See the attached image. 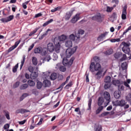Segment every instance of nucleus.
<instances>
[{
  "label": "nucleus",
  "mask_w": 131,
  "mask_h": 131,
  "mask_svg": "<svg viewBox=\"0 0 131 131\" xmlns=\"http://www.w3.org/2000/svg\"><path fill=\"white\" fill-rule=\"evenodd\" d=\"M72 85H73V84L72 83V81H70L68 84L66 85L64 88L66 90H69V89L71 88Z\"/></svg>",
  "instance_id": "nucleus-39"
},
{
  "label": "nucleus",
  "mask_w": 131,
  "mask_h": 131,
  "mask_svg": "<svg viewBox=\"0 0 131 131\" xmlns=\"http://www.w3.org/2000/svg\"><path fill=\"white\" fill-rule=\"evenodd\" d=\"M8 8L9 9L5 8L2 10L3 15H4V16H8V15L10 14L11 9L10 7H9Z\"/></svg>",
  "instance_id": "nucleus-11"
},
{
  "label": "nucleus",
  "mask_w": 131,
  "mask_h": 131,
  "mask_svg": "<svg viewBox=\"0 0 131 131\" xmlns=\"http://www.w3.org/2000/svg\"><path fill=\"white\" fill-rule=\"evenodd\" d=\"M20 42H21V40L17 41L15 42L14 45L13 46L16 49V48H17L18 47V46L19 45V43H20Z\"/></svg>",
  "instance_id": "nucleus-60"
},
{
  "label": "nucleus",
  "mask_w": 131,
  "mask_h": 131,
  "mask_svg": "<svg viewBox=\"0 0 131 131\" xmlns=\"http://www.w3.org/2000/svg\"><path fill=\"white\" fill-rule=\"evenodd\" d=\"M0 21H2L3 23H7V22H9L8 21V19L7 18H3L0 19Z\"/></svg>",
  "instance_id": "nucleus-56"
},
{
  "label": "nucleus",
  "mask_w": 131,
  "mask_h": 131,
  "mask_svg": "<svg viewBox=\"0 0 131 131\" xmlns=\"http://www.w3.org/2000/svg\"><path fill=\"white\" fill-rule=\"evenodd\" d=\"M79 16H80V13H77L71 19V22L72 23H76V22L80 19Z\"/></svg>",
  "instance_id": "nucleus-7"
},
{
  "label": "nucleus",
  "mask_w": 131,
  "mask_h": 131,
  "mask_svg": "<svg viewBox=\"0 0 131 131\" xmlns=\"http://www.w3.org/2000/svg\"><path fill=\"white\" fill-rule=\"evenodd\" d=\"M104 82H106V83H109L111 82V77L109 76H106L104 79Z\"/></svg>",
  "instance_id": "nucleus-29"
},
{
  "label": "nucleus",
  "mask_w": 131,
  "mask_h": 131,
  "mask_svg": "<svg viewBox=\"0 0 131 131\" xmlns=\"http://www.w3.org/2000/svg\"><path fill=\"white\" fill-rule=\"evenodd\" d=\"M7 21H8V22H10V21H12V20L14 19V15H10L9 16L7 17Z\"/></svg>",
  "instance_id": "nucleus-53"
},
{
  "label": "nucleus",
  "mask_w": 131,
  "mask_h": 131,
  "mask_svg": "<svg viewBox=\"0 0 131 131\" xmlns=\"http://www.w3.org/2000/svg\"><path fill=\"white\" fill-rule=\"evenodd\" d=\"M108 32H105L101 34H100L97 38V39L98 40H101V39H102V38H104V37H106V35H108Z\"/></svg>",
  "instance_id": "nucleus-16"
},
{
  "label": "nucleus",
  "mask_w": 131,
  "mask_h": 131,
  "mask_svg": "<svg viewBox=\"0 0 131 131\" xmlns=\"http://www.w3.org/2000/svg\"><path fill=\"white\" fill-rule=\"evenodd\" d=\"M69 39H71V40H73V41H76V42H78V41H79V40H77V37H76V34L75 35L73 34H71L69 36Z\"/></svg>",
  "instance_id": "nucleus-12"
},
{
  "label": "nucleus",
  "mask_w": 131,
  "mask_h": 131,
  "mask_svg": "<svg viewBox=\"0 0 131 131\" xmlns=\"http://www.w3.org/2000/svg\"><path fill=\"white\" fill-rule=\"evenodd\" d=\"M126 100L127 101H128L129 102H130L131 101V94H129L126 96Z\"/></svg>",
  "instance_id": "nucleus-55"
},
{
  "label": "nucleus",
  "mask_w": 131,
  "mask_h": 131,
  "mask_svg": "<svg viewBox=\"0 0 131 131\" xmlns=\"http://www.w3.org/2000/svg\"><path fill=\"white\" fill-rule=\"evenodd\" d=\"M59 71L61 72H65V71H66V68L63 66H60L59 67Z\"/></svg>",
  "instance_id": "nucleus-45"
},
{
  "label": "nucleus",
  "mask_w": 131,
  "mask_h": 131,
  "mask_svg": "<svg viewBox=\"0 0 131 131\" xmlns=\"http://www.w3.org/2000/svg\"><path fill=\"white\" fill-rule=\"evenodd\" d=\"M54 43L55 47H54V44L52 42H50L47 45V49L46 48H42L41 47H39L34 50L35 54H40L41 56H46L48 54V51L49 52H56L57 54L60 53V50L61 49V45L59 41L57 42V39L54 38Z\"/></svg>",
  "instance_id": "nucleus-1"
},
{
  "label": "nucleus",
  "mask_w": 131,
  "mask_h": 131,
  "mask_svg": "<svg viewBox=\"0 0 131 131\" xmlns=\"http://www.w3.org/2000/svg\"><path fill=\"white\" fill-rule=\"evenodd\" d=\"M116 83L118 84V91L119 92H121V91H123L124 90V86L121 83H120V81L119 80L116 81Z\"/></svg>",
  "instance_id": "nucleus-8"
},
{
  "label": "nucleus",
  "mask_w": 131,
  "mask_h": 131,
  "mask_svg": "<svg viewBox=\"0 0 131 131\" xmlns=\"http://www.w3.org/2000/svg\"><path fill=\"white\" fill-rule=\"evenodd\" d=\"M65 46L68 48L66 51V56L67 58H63L62 60V63L64 66L70 68L71 67L72 64H73V61L75 60L74 57H72L69 60L67 58H70V57L73 55L77 50V47H75L73 49L70 48L72 47L73 43L72 41L68 40L65 43Z\"/></svg>",
  "instance_id": "nucleus-2"
},
{
  "label": "nucleus",
  "mask_w": 131,
  "mask_h": 131,
  "mask_svg": "<svg viewBox=\"0 0 131 131\" xmlns=\"http://www.w3.org/2000/svg\"><path fill=\"white\" fill-rule=\"evenodd\" d=\"M126 54H123L122 57L120 59V62L125 61V60H126Z\"/></svg>",
  "instance_id": "nucleus-49"
},
{
  "label": "nucleus",
  "mask_w": 131,
  "mask_h": 131,
  "mask_svg": "<svg viewBox=\"0 0 131 131\" xmlns=\"http://www.w3.org/2000/svg\"><path fill=\"white\" fill-rule=\"evenodd\" d=\"M126 104V102H125V100H124V99L119 100V105L120 107H124V106H125Z\"/></svg>",
  "instance_id": "nucleus-19"
},
{
  "label": "nucleus",
  "mask_w": 131,
  "mask_h": 131,
  "mask_svg": "<svg viewBox=\"0 0 131 131\" xmlns=\"http://www.w3.org/2000/svg\"><path fill=\"white\" fill-rule=\"evenodd\" d=\"M46 3L47 5H51V4H53V0H46Z\"/></svg>",
  "instance_id": "nucleus-63"
},
{
  "label": "nucleus",
  "mask_w": 131,
  "mask_h": 131,
  "mask_svg": "<svg viewBox=\"0 0 131 131\" xmlns=\"http://www.w3.org/2000/svg\"><path fill=\"white\" fill-rule=\"evenodd\" d=\"M121 56H122L121 52H117L114 54V57L115 59H119Z\"/></svg>",
  "instance_id": "nucleus-24"
},
{
  "label": "nucleus",
  "mask_w": 131,
  "mask_h": 131,
  "mask_svg": "<svg viewBox=\"0 0 131 131\" xmlns=\"http://www.w3.org/2000/svg\"><path fill=\"white\" fill-rule=\"evenodd\" d=\"M104 103V98L103 97H99L98 101V105L101 106Z\"/></svg>",
  "instance_id": "nucleus-20"
},
{
  "label": "nucleus",
  "mask_w": 131,
  "mask_h": 131,
  "mask_svg": "<svg viewBox=\"0 0 131 131\" xmlns=\"http://www.w3.org/2000/svg\"><path fill=\"white\" fill-rule=\"evenodd\" d=\"M122 45L123 46H124L123 47H122V49H125L126 48H129V46H130V43H126L125 42H122Z\"/></svg>",
  "instance_id": "nucleus-37"
},
{
  "label": "nucleus",
  "mask_w": 131,
  "mask_h": 131,
  "mask_svg": "<svg viewBox=\"0 0 131 131\" xmlns=\"http://www.w3.org/2000/svg\"><path fill=\"white\" fill-rule=\"evenodd\" d=\"M66 38H67V36H66L65 35H62L61 36L59 37V39H57V38L56 39V41H58L60 43L59 41H64V40H66Z\"/></svg>",
  "instance_id": "nucleus-15"
},
{
  "label": "nucleus",
  "mask_w": 131,
  "mask_h": 131,
  "mask_svg": "<svg viewBox=\"0 0 131 131\" xmlns=\"http://www.w3.org/2000/svg\"><path fill=\"white\" fill-rule=\"evenodd\" d=\"M112 18H113L115 20H116L117 19V14L116 13L114 12L112 15Z\"/></svg>",
  "instance_id": "nucleus-58"
},
{
  "label": "nucleus",
  "mask_w": 131,
  "mask_h": 131,
  "mask_svg": "<svg viewBox=\"0 0 131 131\" xmlns=\"http://www.w3.org/2000/svg\"><path fill=\"white\" fill-rule=\"evenodd\" d=\"M112 11H113V7H110L109 6L107 7L106 12H107V13H110L112 12Z\"/></svg>",
  "instance_id": "nucleus-52"
},
{
  "label": "nucleus",
  "mask_w": 131,
  "mask_h": 131,
  "mask_svg": "<svg viewBox=\"0 0 131 131\" xmlns=\"http://www.w3.org/2000/svg\"><path fill=\"white\" fill-rule=\"evenodd\" d=\"M103 109H104L103 106H99L95 112L96 114H100Z\"/></svg>",
  "instance_id": "nucleus-25"
},
{
  "label": "nucleus",
  "mask_w": 131,
  "mask_h": 131,
  "mask_svg": "<svg viewBox=\"0 0 131 131\" xmlns=\"http://www.w3.org/2000/svg\"><path fill=\"white\" fill-rule=\"evenodd\" d=\"M94 60L96 63H99V62H100V58L98 56H95L94 57Z\"/></svg>",
  "instance_id": "nucleus-50"
},
{
  "label": "nucleus",
  "mask_w": 131,
  "mask_h": 131,
  "mask_svg": "<svg viewBox=\"0 0 131 131\" xmlns=\"http://www.w3.org/2000/svg\"><path fill=\"white\" fill-rule=\"evenodd\" d=\"M72 14H73V11H70L66 13V15H65V20L67 21H68L71 17V16H72Z\"/></svg>",
  "instance_id": "nucleus-9"
},
{
  "label": "nucleus",
  "mask_w": 131,
  "mask_h": 131,
  "mask_svg": "<svg viewBox=\"0 0 131 131\" xmlns=\"http://www.w3.org/2000/svg\"><path fill=\"white\" fill-rule=\"evenodd\" d=\"M19 85H20V82H16L13 85V89H16V88H18Z\"/></svg>",
  "instance_id": "nucleus-51"
},
{
  "label": "nucleus",
  "mask_w": 131,
  "mask_h": 131,
  "mask_svg": "<svg viewBox=\"0 0 131 131\" xmlns=\"http://www.w3.org/2000/svg\"><path fill=\"white\" fill-rule=\"evenodd\" d=\"M91 109H92V98H90L89 100L88 110H91Z\"/></svg>",
  "instance_id": "nucleus-41"
},
{
  "label": "nucleus",
  "mask_w": 131,
  "mask_h": 131,
  "mask_svg": "<svg viewBox=\"0 0 131 131\" xmlns=\"http://www.w3.org/2000/svg\"><path fill=\"white\" fill-rule=\"evenodd\" d=\"M60 9H61V8L60 7H57L56 8H55L53 9H52L51 12H52V13H54L55 12H57V11H59V10H60Z\"/></svg>",
  "instance_id": "nucleus-54"
},
{
  "label": "nucleus",
  "mask_w": 131,
  "mask_h": 131,
  "mask_svg": "<svg viewBox=\"0 0 131 131\" xmlns=\"http://www.w3.org/2000/svg\"><path fill=\"white\" fill-rule=\"evenodd\" d=\"M42 87V83H41V82L40 81H38L37 82V89H38V90L41 89V88Z\"/></svg>",
  "instance_id": "nucleus-42"
},
{
  "label": "nucleus",
  "mask_w": 131,
  "mask_h": 131,
  "mask_svg": "<svg viewBox=\"0 0 131 131\" xmlns=\"http://www.w3.org/2000/svg\"><path fill=\"white\" fill-rule=\"evenodd\" d=\"M18 67H19V64L17 63L12 69V72L13 73H16L17 72V70L18 69Z\"/></svg>",
  "instance_id": "nucleus-38"
},
{
  "label": "nucleus",
  "mask_w": 131,
  "mask_h": 131,
  "mask_svg": "<svg viewBox=\"0 0 131 131\" xmlns=\"http://www.w3.org/2000/svg\"><path fill=\"white\" fill-rule=\"evenodd\" d=\"M95 131H102L103 127L100 124L96 125L94 127Z\"/></svg>",
  "instance_id": "nucleus-17"
},
{
  "label": "nucleus",
  "mask_w": 131,
  "mask_h": 131,
  "mask_svg": "<svg viewBox=\"0 0 131 131\" xmlns=\"http://www.w3.org/2000/svg\"><path fill=\"white\" fill-rule=\"evenodd\" d=\"M32 61L33 65H35V66L37 65L38 61H37V58H36V57H33L32 58Z\"/></svg>",
  "instance_id": "nucleus-32"
},
{
  "label": "nucleus",
  "mask_w": 131,
  "mask_h": 131,
  "mask_svg": "<svg viewBox=\"0 0 131 131\" xmlns=\"http://www.w3.org/2000/svg\"><path fill=\"white\" fill-rule=\"evenodd\" d=\"M115 99H119L121 97V92L116 91L114 93Z\"/></svg>",
  "instance_id": "nucleus-13"
},
{
  "label": "nucleus",
  "mask_w": 131,
  "mask_h": 131,
  "mask_svg": "<svg viewBox=\"0 0 131 131\" xmlns=\"http://www.w3.org/2000/svg\"><path fill=\"white\" fill-rule=\"evenodd\" d=\"M103 97L104 99L106 100V101H108V103H110V100L111 99V97L110 96V94L109 92L105 91L103 93Z\"/></svg>",
  "instance_id": "nucleus-6"
},
{
  "label": "nucleus",
  "mask_w": 131,
  "mask_h": 131,
  "mask_svg": "<svg viewBox=\"0 0 131 131\" xmlns=\"http://www.w3.org/2000/svg\"><path fill=\"white\" fill-rule=\"evenodd\" d=\"M50 79H51V80H55V79H57V73H52L50 76Z\"/></svg>",
  "instance_id": "nucleus-27"
},
{
  "label": "nucleus",
  "mask_w": 131,
  "mask_h": 131,
  "mask_svg": "<svg viewBox=\"0 0 131 131\" xmlns=\"http://www.w3.org/2000/svg\"><path fill=\"white\" fill-rule=\"evenodd\" d=\"M54 21V19H50L49 20H48L47 21L45 22L43 25L42 26L43 27H46V26H48L50 23H52Z\"/></svg>",
  "instance_id": "nucleus-30"
},
{
  "label": "nucleus",
  "mask_w": 131,
  "mask_h": 131,
  "mask_svg": "<svg viewBox=\"0 0 131 131\" xmlns=\"http://www.w3.org/2000/svg\"><path fill=\"white\" fill-rule=\"evenodd\" d=\"M39 29L38 28H35L33 31L31 32V33L29 34V36H32L33 34H35V33H36L37 32V31Z\"/></svg>",
  "instance_id": "nucleus-33"
},
{
  "label": "nucleus",
  "mask_w": 131,
  "mask_h": 131,
  "mask_svg": "<svg viewBox=\"0 0 131 131\" xmlns=\"http://www.w3.org/2000/svg\"><path fill=\"white\" fill-rule=\"evenodd\" d=\"M53 60V61H57L58 60V55L56 53H53V55L52 56Z\"/></svg>",
  "instance_id": "nucleus-48"
},
{
  "label": "nucleus",
  "mask_w": 131,
  "mask_h": 131,
  "mask_svg": "<svg viewBox=\"0 0 131 131\" xmlns=\"http://www.w3.org/2000/svg\"><path fill=\"white\" fill-rule=\"evenodd\" d=\"M65 84H66V81L63 82V83L59 86V88H57V90H60V89H61V90H62V89H63V88L64 87V85H65Z\"/></svg>",
  "instance_id": "nucleus-57"
},
{
  "label": "nucleus",
  "mask_w": 131,
  "mask_h": 131,
  "mask_svg": "<svg viewBox=\"0 0 131 131\" xmlns=\"http://www.w3.org/2000/svg\"><path fill=\"white\" fill-rule=\"evenodd\" d=\"M111 86V84L110 83H106L104 84V88L105 90H108Z\"/></svg>",
  "instance_id": "nucleus-46"
},
{
  "label": "nucleus",
  "mask_w": 131,
  "mask_h": 131,
  "mask_svg": "<svg viewBox=\"0 0 131 131\" xmlns=\"http://www.w3.org/2000/svg\"><path fill=\"white\" fill-rule=\"evenodd\" d=\"M101 68V64L99 62H97L96 64H95V62H92L90 67V70L91 72L98 71L96 75H101L102 74V71H100Z\"/></svg>",
  "instance_id": "nucleus-3"
},
{
  "label": "nucleus",
  "mask_w": 131,
  "mask_h": 131,
  "mask_svg": "<svg viewBox=\"0 0 131 131\" xmlns=\"http://www.w3.org/2000/svg\"><path fill=\"white\" fill-rule=\"evenodd\" d=\"M92 19L94 21H96V22H98V23H102L104 20V15L100 13H97L92 17Z\"/></svg>",
  "instance_id": "nucleus-4"
},
{
  "label": "nucleus",
  "mask_w": 131,
  "mask_h": 131,
  "mask_svg": "<svg viewBox=\"0 0 131 131\" xmlns=\"http://www.w3.org/2000/svg\"><path fill=\"white\" fill-rule=\"evenodd\" d=\"M109 114H110V112H105L104 113H102L99 116V117H104V116H107V115H109Z\"/></svg>",
  "instance_id": "nucleus-40"
},
{
  "label": "nucleus",
  "mask_w": 131,
  "mask_h": 131,
  "mask_svg": "<svg viewBox=\"0 0 131 131\" xmlns=\"http://www.w3.org/2000/svg\"><path fill=\"white\" fill-rule=\"evenodd\" d=\"M15 48L13 46L11 47L8 50V53H10V52H12L13 50H15Z\"/></svg>",
  "instance_id": "nucleus-62"
},
{
  "label": "nucleus",
  "mask_w": 131,
  "mask_h": 131,
  "mask_svg": "<svg viewBox=\"0 0 131 131\" xmlns=\"http://www.w3.org/2000/svg\"><path fill=\"white\" fill-rule=\"evenodd\" d=\"M84 30L82 29L79 30L78 31V33L76 34L77 40H79L80 38V35H82L83 34H84Z\"/></svg>",
  "instance_id": "nucleus-10"
},
{
  "label": "nucleus",
  "mask_w": 131,
  "mask_h": 131,
  "mask_svg": "<svg viewBox=\"0 0 131 131\" xmlns=\"http://www.w3.org/2000/svg\"><path fill=\"white\" fill-rule=\"evenodd\" d=\"M113 106H115V107H117L119 106V100H117L116 101L112 102Z\"/></svg>",
  "instance_id": "nucleus-43"
},
{
  "label": "nucleus",
  "mask_w": 131,
  "mask_h": 131,
  "mask_svg": "<svg viewBox=\"0 0 131 131\" xmlns=\"http://www.w3.org/2000/svg\"><path fill=\"white\" fill-rule=\"evenodd\" d=\"M9 127H10V125L9 124H6L4 126V129H8V128H9Z\"/></svg>",
  "instance_id": "nucleus-64"
},
{
  "label": "nucleus",
  "mask_w": 131,
  "mask_h": 131,
  "mask_svg": "<svg viewBox=\"0 0 131 131\" xmlns=\"http://www.w3.org/2000/svg\"><path fill=\"white\" fill-rule=\"evenodd\" d=\"M28 83L30 86H34L35 85V82L32 81V80H29L28 81Z\"/></svg>",
  "instance_id": "nucleus-35"
},
{
  "label": "nucleus",
  "mask_w": 131,
  "mask_h": 131,
  "mask_svg": "<svg viewBox=\"0 0 131 131\" xmlns=\"http://www.w3.org/2000/svg\"><path fill=\"white\" fill-rule=\"evenodd\" d=\"M37 76H38L37 73H36V72H34L31 73L30 78L31 79H35V78H36Z\"/></svg>",
  "instance_id": "nucleus-21"
},
{
  "label": "nucleus",
  "mask_w": 131,
  "mask_h": 131,
  "mask_svg": "<svg viewBox=\"0 0 131 131\" xmlns=\"http://www.w3.org/2000/svg\"><path fill=\"white\" fill-rule=\"evenodd\" d=\"M43 83L45 85V88H49L51 86V81L50 80H45Z\"/></svg>",
  "instance_id": "nucleus-18"
},
{
  "label": "nucleus",
  "mask_w": 131,
  "mask_h": 131,
  "mask_svg": "<svg viewBox=\"0 0 131 131\" xmlns=\"http://www.w3.org/2000/svg\"><path fill=\"white\" fill-rule=\"evenodd\" d=\"M50 76V72H47L46 73H45L43 75H42V78H44L45 79H47V78H49Z\"/></svg>",
  "instance_id": "nucleus-31"
},
{
  "label": "nucleus",
  "mask_w": 131,
  "mask_h": 131,
  "mask_svg": "<svg viewBox=\"0 0 131 131\" xmlns=\"http://www.w3.org/2000/svg\"><path fill=\"white\" fill-rule=\"evenodd\" d=\"M29 96V94L28 93H24L22 95V96L20 97L19 99V101H21L24 99H25V98H27V97H28Z\"/></svg>",
  "instance_id": "nucleus-28"
},
{
  "label": "nucleus",
  "mask_w": 131,
  "mask_h": 131,
  "mask_svg": "<svg viewBox=\"0 0 131 131\" xmlns=\"http://www.w3.org/2000/svg\"><path fill=\"white\" fill-rule=\"evenodd\" d=\"M103 54L106 56H110V55H112L113 54V49L112 48H110V49L104 51Z\"/></svg>",
  "instance_id": "nucleus-14"
},
{
  "label": "nucleus",
  "mask_w": 131,
  "mask_h": 131,
  "mask_svg": "<svg viewBox=\"0 0 131 131\" xmlns=\"http://www.w3.org/2000/svg\"><path fill=\"white\" fill-rule=\"evenodd\" d=\"M122 50L125 54H128L130 52V49L129 48H122Z\"/></svg>",
  "instance_id": "nucleus-26"
},
{
  "label": "nucleus",
  "mask_w": 131,
  "mask_h": 131,
  "mask_svg": "<svg viewBox=\"0 0 131 131\" xmlns=\"http://www.w3.org/2000/svg\"><path fill=\"white\" fill-rule=\"evenodd\" d=\"M49 31H51V29H48L44 34L41 35V36L39 37V39L41 40L43 39L45 36H47V35H48V33L49 32Z\"/></svg>",
  "instance_id": "nucleus-22"
},
{
  "label": "nucleus",
  "mask_w": 131,
  "mask_h": 131,
  "mask_svg": "<svg viewBox=\"0 0 131 131\" xmlns=\"http://www.w3.org/2000/svg\"><path fill=\"white\" fill-rule=\"evenodd\" d=\"M127 9V7L126 6H124L123 9L122 10V20H125L126 19V9Z\"/></svg>",
  "instance_id": "nucleus-5"
},
{
  "label": "nucleus",
  "mask_w": 131,
  "mask_h": 131,
  "mask_svg": "<svg viewBox=\"0 0 131 131\" xmlns=\"http://www.w3.org/2000/svg\"><path fill=\"white\" fill-rule=\"evenodd\" d=\"M28 70H29V72H31V73H33V71H34L33 67L29 66V68H28Z\"/></svg>",
  "instance_id": "nucleus-59"
},
{
  "label": "nucleus",
  "mask_w": 131,
  "mask_h": 131,
  "mask_svg": "<svg viewBox=\"0 0 131 131\" xmlns=\"http://www.w3.org/2000/svg\"><path fill=\"white\" fill-rule=\"evenodd\" d=\"M27 88H28V84L25 83V84L21 85L20 87V89L21 90H26V89H27Z\"/></svg>",
  "instance_id": "nucleus-44"
},
{
  "label": "nucleus",
  "mask_w": 131,
  "mask_h": 131,
  "mask_svg": "<svg viewBox=\"0 0 131 131\" xmlns=\"http://www.w3.org/2000/svg\"><path fill=\"white\" fill-rule=\"evenodd\" d=\"M129 30H131V26H129L127 29L125 30V31L123 32V34H125V33H127Z\"/></svg>",
  "instance_id": "nucleus-61"
},
{
  "label": "nucleus",
  "mask_w": 131,
  "mask_h": 131,
  "mask_svg": "<svg viewBox=\"0 0 131 131\" xmlns=\"http://www.w3.org/2000/svg\"><path fill=\"white\" fill-rule=\"evenodd\" d=\"M50 60H52V57H51V55H47L44 58V61H47V62H49Z\"/></svg>",
  "instance_id": "nucleus-47"
},
{
  "label": "nucleus",
  "mask_w": 131,
  "mask_h": 131,
  "mask_svg": "<svg viewBox=\"0 0 131 131\" xmlns=\"http://www.w3.org/2000/svg\"><path fill=\"white\" fill-rule=\"evenodd\" d=\"M121 67L122 70H126V69H127V64H126V62H123L121 64Z\"/></svg>",
  "instance_id": "nucleus-34"
},
{
  "label": "nucleus",
  "mask_w": 131,
  "mask_h": 131,
  "mask_svg": "<svg viewBox=\"0 0 131 131\" xmlns=\"http://www.w3.org/2000/svg\"><path fill=\"white\" fill-rule=\"evenodd\" d=\"M26 56L24 55L23 57V60L21 61V64L20 66V69H22V67H23V65H24V63H25V58H26Z\"/></svg>",
  "instance_id": "nucleus-36"
},
{
  "label": "nucleus",
  "mask_w": 131,
  "mask_h": 131,
  "mask_svg": "<svg viewBox=\"0 0 131 131\" xmlns=\"http://www.w3.org/2000/svg\"><path fill=\"white\" fill-rule=\"evenodd\" d=\"M3 113H4L7 119H8V120H10V119H11V118H10V113H9V112L7 110H4L3 111Z\"/></svg>",
  "instance_id": "nucleus-23"
}]
</instances>
